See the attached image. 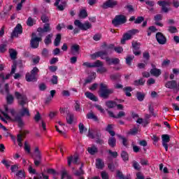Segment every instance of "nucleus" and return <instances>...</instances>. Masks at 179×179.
<instances>
[{
  "instance_id": "obj_2",
  "label": "nucleus",
  "mask_w": 179,
  "mask_h": 179,
  "mask_svg": "<svg viewBox=\"0 0 179 179\" xmlns=\"http://www.w3.org/2000/svg\"><path fill=\"white\" fill-rule=\"evenodd\" d=\"M38 73V69L34 67L31 73H27L26 74V80L27 82H36L37 80V74Z\"/></svg>"
},
{
  "instance_id": "obj_31",
  "label": "nucleus",
  "mask_w": 179,
  "mask_h": 179,
  "mask_svg": "<svg viewBox=\"0 0 179 179\" xmlns=\"http://www.w3.org/2000/svg\"><path fill=\"white\" fill-rule=\"evenodd\" d=\"M78 16L81 19H85V17H87V12L85 9H83L80 11Z\"/></svg>"
},
{
  "instance_id": "obj_38",
  "label": "nucleus",
  "mask_w": 179,
  "mask_h": 179,
  "mask_svg": "<svg viewBox=\"0 0 179 179\" xmlns=\"http://www.w3.org/2000/svg\"><path fill=\"white\" fill-rule=\"evenodd\" d=\"M93 68H100L103 66V62L100 60H96L95 62L92 63Z\"/></svg>"
},
{
  "instance_id": "obj_58",
  "label": "nucleus",
  "mask_w": 179,
  "mask_h": 179,
  "mask_svg": "<svg viewBox=\"0 0 179 179\" xmlns=\"http://www.w3.org/2000/svg\"><path fill=\"white\" fill-rule=\"evenodd\" d=\"M129 33L130 36H131V37H132L133 36H135V34H136V33H139V30L132 29V30L129 31Z\"/></svg>"
},
{
  "instance_id": "obj_7",
  "label": "nucleus",
  "mask_w": 179,
  "mask_h": 179,
  "mask_svg": "<svg viewBox=\"0 0 179 179\" xmlns=\"http://www.w3.org/2000/svg\"><path fill=\"white\" fill-rule=\"evenodd\" d=\"M112 53H113V50H111V47L106 48L103 51L98 52L99 57H100L101 59H106L108 54H112Z\"/></svg>"
},
{
  "instance_id": "obj_51",
  "label": "nucleus",
  "mask_w": 179,
  "mask_h": 179,
  "mask_svg": "<svg viewBox=\"0 0 179 179\" xmlns=\"http://www.w3.org/2000/svg\"><path fill=\"white\" fill-rule=\"evenodd\" d=\"M68 177H71L69 175H68V172L66 171H62V179L67 178Z\"/></svg>"
},
{
  "instance_id": "obj_23",
  "label": "nucleus",
  "mask_w": 179,
  "mask_h": 179,
  "mask_svg": "<svg viewBox=\"0 0 179 179\" xmlns=\"http://www.w3.org/2000/svg\"><path fill=\"white\" fill-rule=\"evenodd\" d=\"M54 36V35L52 34H50L48 36H46L45 38V44L46 45H48V44H51L52 41L51 38H52V37Z\"/></svg>"
},
{
  "instance_id": "obj_15",
  "label": "nucleus",
  "mask_w": 179,
  "mask_h": 179,
  "mask_svg": "<svg viewBox=\"0 0 179 179\" xmlns=\"http://www.w3.org/2000/svg\"><path fill=\"white\" fill-rule=\"evenodd\" d=\"M79 157L78 156H71L68 158V164L71 166V164H79Z\"/></svg>"
},
{
  "instance_id": "obj_12",
  "label": "nucleus",
  "mask_w": 179,
  "mask_h": 179,
  "mask_svg": "<svg viewBox=\"0 0 179 179\" xmlns=\"http://www.w3.org/2000/svg\"><path fill=\"white\" fill-rule=\"evenodd\" d=\"M41 41V38L35 37L32 38L31 40V47L32 48H37L38 47V44Z\"/></svg>"
},
{
  "instance_id": "obj_50",
  "label": "nucleus",
  "mask_w": 179,
  "mask_h": 179,
  "mask_svg": "<svg viewBox=\"0 0 179 179\" xmlns=\"http://www.w3.org/2000/svg\"><path fill=\"white\" fill-rule=\"evenodd\" d=\"M134 58V56H128L126 59V64H127V65H131V62Z\"/></svg>"
},
{
  "instance_id": "obj_41",
  "label": "nucleus",
  "mask_w": 179,
  "mask_h": 179,
  "mask_svg": "<svg viewBox=\"0 0 179 179\" xmlns=\"http://www.w3.org/2000/svg\"><path fill=\"white\" fill-rule=\"evenodd\" d=\"M136 97L138 101H143V99H145V94H142L141 92H137Z\"/></svg>"
},
{
  "instance_id": "obj_34",
  "label": "nucleus",
  "mask_w": 179,
  "mask_h": 179,
  "mask_svg": "<svg viewBox=\"0 0 179 179\" xmlns=\"http://www.w3.org/2000/svg\"><path fill=\"white\" fill-rule=\"evenodd\" d=\"M162 138V143H169V142H170V136H169L168 134H163Z\"/></svg>"
},
{
  "instance_id": "obj_3",
  "label": "nucleus",
  "mask_w": 179,
  "mask_h": 179,
  "mask_svg": "<svg viewBox=\"0 0 179 179\" xmlns=\"http://www.w3.org/2000/svg\"><path fill=\"white\" fill-rule=\"evenodd\" d=\"M74 24L76 26V27H78V29H80V30H89V29H92V24L89 22V21H86L85 23H82L80 20H76L74 21Z\"/></svg>"
},
{
  "instance_id": "obj_42",
  "label": "nucleus",
  "mask_w": 179,
  "mask_h": 179,
  "mask_svg": "<svg viewBox=\"0 0 179 179\" xmlns=\"http://www.w3.org/2000/svg\"><path fill=\"white\" fill-rule=\"evenodd\" d=\"M131 44L134 50H139L141 48V43L136 41H133Z\"/></svg>"
},
{
  "instance_id": "obj_11",
  "label": "nucleus",
  "mask_w": 179,
  "mask_h": 179,
  "mask_svg": "<svg viewBox=\"0 0 179 179\" xmlns=\"http://www.w3.org/2000/svg\"><path fill=\"white\" fill-rule=\"evenodd\" d=\"M65 124L62 123V122H59V126H55L56 130L59 134L63 135V136H66V132L64 131V127Z\"/></svg>"
},
{
  "instance_id": "obj_22",
  "label": "nucleus",
  "mask_w": 179,
  "mask_h": 179,
  "mask_svg": "<svg viewBox=\"0 0 179 179\" xmlns=\"http://www.w3.org/2000/svg\"><path fill=\"white\" fill-rule=\"evenodd\" d=\"M96 169H102L104 167V162L103 160L98 159L96 161Z\"/></svg>"
},
{
  "instance_id": "obj_20",
  "label": "nucleus",
  "mask_w": 179,
  "mask_h": 179,
  "mask_svg": "<svg viewBox=\"0 0 179 179\" xmlns=\"http://www.w3.org/2000/svg\"><path fill=\"white\" fill-rule=\"evenodd\" d=\"M108 143L110 148H115V145H117V140L114 137H110L108 139Z\"/></svg>"
},
{
  "instance_id": "obj_43",
  "label": "nucleus",
  "mask_w": 179,
  "mask_h": 179,
  "mask_svg": "<svg viewBox=\"0 0 179 179\" xmlns=\"http://www.w3.org/2000/svg\"><path fill=\"white\" fill-rule=\"evenodd\" d=\"M138 134V127H134L129 131V135H136Z\"/></svg>"
},
{
  "instance_id": "obj_52",
  "label": "nucleus",
  "mask_w": 179,
  "mask_h": 179,
  "mask_svg": "<svg viewBox=\"0 0 179 179\" xmlns=\"http://www.w3.org/2000/svg\"><path fill=\"white\" fill-rule=\"evenodd\" d=\"M62 95L64 97H69L71 96V92H69L68 90H63L62 92Z\"/></svg>"
},
{
  "instance_id": "obj_18",
  "label": "nucleus",
  "mask_w": 179,
  "mask_h": 179,
  "mask_svg": "<svg viewBox=\"0 0 179 179\" xmlns=\"http://www.w3.org/2000/svg\"><path fill=\"white\" fill-rule=\"evenodd\" d=\"M85 95L87 99H90V100H92V101H97V97H96L93 93L87 92L85 93Z\"/></svg>"
},
{
  "instance_id": "obj_35",
  "label": "nucleus",
  "mask_w": 179,
  "mask_h": 179,
  "mask_svg": "<svg viewBox=\"0 0 179 179\" xmlns=\"http://www.w3.org/2000/svg\"><path fill=\"white\" fill-rule=\"evenodd\" d=\"M34 153L36 157V159H38V160H40V159H41V152H40V150H38V147L35 148Z\"/></svg>"
},
{
  "instance_id": "obj_59",
  "label": "nucleus",
  "mask_w": 179,
  "mask_h": 179,
  "mask_svg": "<svg viewBox=\"0 0 179 179\" xmlns=\"http://www.w3.org/2000/svg\"><path fill=\"white\" fill-rule=\"evenodd\" d=\"M108 153L109 155H110V156H112V157H117V156H118V152H113L111 151V150H108Z\"/></svg>"
},
{
  "instance_id": "obj_30",
  "label": "nucleus",
  "mask_w": 179,
  "mask_h": 179,
  "mask_svg": "<svg viewBox=\"0 0 179 179\" xmlns=\"http://www.w3.org/2000/svg\"><path fill=\"white\" fill-rule=\"evenodd\" d=\"M121 157L124 162H128L129 159L128 152L125 151H122L121 153Z\"/></svg>"
},
{
  "instance_id": "obj_37",
  "label": "nucleus",
  "mask_w": 179,
  "mask_h": 179,
  "mask_svg": "<svg viewBox=\"0 0 179 179\" xmlns=\"http://www.w3.org/2000/svg\"><path fill=\"white\" fill-rule=\"evenodd\" d=\"M106 104L108 107V108H114V107H115V106H117V103L112 101H108L106 103Z\"/></svg>"
},
{
  "instance_id": "obj_44",
  "label": "nucleus",
  "mask_w": 179,
  "mask_h": 179,
  "mask_svg": "<svg viewBox=\"0 0 179 179\" xmlns=\"http://www.w3.org/2000/svg\"><path fill=\"white\" fill-rule=\"evenodd\" d=\"M144 20L143 17H137L134 23H136V24H141V23Z\"/></svg>"
},
{
  "instance_id": "obj_57",
  "label": "nucleus",
  "mask_w": 179,
  "mask_h": 179,
  "mask_svg": "<svg viewBox=\"0 0 179 179\" xmlns=\"http://www.w3.org/2000/svg\"><path fill=\"white\" fill-rule=\"evenodd\" d=\"M6 44H1L0 45V52H5L6 51Z\"/></svg>"
},
{
  "instance_id": "obj_32",
  "label": "nucleus",
  "mask_w": 179,
  "mask_h": 179,
  "mask_svg": "<svg viewBox=\"0 0 179 179\" xmlns=\"http://www.w3.org/2000/svg\"><path fill=\"white\" fill-rule=\"evenodd\" d=\"M17 179H24V171L20 170L15 174Z\"/></svg>"
},
{
  "instance_id": "obj_13",
  "label": "nucleus",
  "mask_w": 179,
  "mask_h": 179,
  "mask_svg": "<svg viewBox=\"0 0 179 179\" xmlns=\"http://www.w3.org/2000/svg\"><path fill=\"white\" fill-rule=\"evenodd\" d=\"M165 87L167 89H176L177 87V81L172 80L165 83Z\"/></svg>"
},
{
  "instance_id": "obj_56",
  "label": "nucleus",
  "mask_w": 179,
  "mask_h": 179,
  "mask_svg": "<svg viewBox=\"0 0 179 179\" xmlns=\"http://www.w3.org/2000/svg\"><path fill=\"white\" fill-rule=\"evenodd\" d=\"M10 73H8V74H7L6 76V77H5V74H3V73H1L0 74V78H1V79H3V80H5V79H9V78H10Z\"/></svg>"
},
{
  "instance_id": "obj_28",
  "label": "nucleus",
  "mask_w": 179,
  "mask_h": 179,
  "mask_svg": "<svg viewBox=\"0 0 179 179\" xmlns=\"http://www.w3.org/2000/svg\"><path fill=\"white\" fill-rule=\"evenodd\" d=\"M9 54L11 59H16V55H17V52L16 50L13 49H9Z\"/></svg>"
},
{
  "instance_id": "obj_40",
  "label": "nucleus",
  "mask_w": 179,
  "mask_h": 179,
  "mask_svg": "<svg viewBox=\"0 0 179 179\" xmlns=\"http://www.w3.org/2000/svg\"><path fill=\"white\" fill-rule=\"evenodd\" d=\"M117 136H118V138H119L120 139H122V145H123L124 146H128V140H127L125 137H124V136H121V135H117Z\"/></svg>"
},
{
  "instance_id": "obj_21",
  "label": "nucleus",
  "mask_w": 179,
  "mask_h": 179,
  "mask_svg": "<svg viewBox=\"0 0 179 179\" xmlns=\"http://www.w3.org/2000/svg\"><path fill=\"white\" fill-rule=\"evenodd\" d=\"M87 150H88V152L90 153V155H94V154L97 153L98 149L96 145H92V147H89L87 148Z\"/></svg>"
},
{
  "instance_id": "obj_47",
  "label": "nucleus",
  "mask_w": 179,
  "mask_h": 179,
  "mask_svg": "<svg viewBox=\"0 0 179 179\" xmlns=\"http://www.w3.org/2000/svg\"><path fill=\"white\" fill-rule=\"evenodd\" d=\"M168 31H169V33H177L178 31L176 27H169L168 28Z\"/></svg>"
},
{
  "instance_id": "obj_46",
  "label": "nucleus",
  "mask_w": 179,
  "mask_h": 179,
  "mask_svg": "<svg viewBox=\"0 0 179 179\" xmlns=\"http://www.w3.org/2000/svg\"><path fill=\"white\" fill-rule=\"evenodd\" d=\"M51 82L53 85H57L58 84V76H53Z\"/></svg>"
},
{
  "instance_id": "obj_29",
  "label": "nucleus",
  "mask_w": 179,
  "mask_h": 179,
  "mask_svg": "<svg viewBox=\"0 0 179 179\" xmlns=\"http://www.w3.org/2000/svg\"><path fill=\"white\" fill-rule=\"evenodd\" d=\"M59 43H61V35L60 34H58L54 41V45H55V47H58V45H59Z\"/></svg>"
},
{
  "instance_id": "obj_4",
  "label": "nucleus",
  "mask_w": 179,
  "mask_h": 179,
  "mask_svg": "<svg viewBox=\"0 0 179 179\" xmlns=\"http://www.w3.org/2000/svg\"><path fill=\"white\" fill-rule=\"evenodd\" d=\"M127 22V17L124 15H116L113 20L112 23L115 27H118L120 24H124Z\"/></svg>"
},
{
  "instance_id": "obj_36",
  "label": "nucleus",
  "mask_w": 179,
  "mask_h": 179,
  "mask_svg": "<svg viewBox=\"0 0 179 179\" xmlns=\"http://www.w3.org/2000/svg\"><path fill=\"white\" fill-rule=\"evenodd\" d=\"M80 134H83L84 132H86L87 131V129L85 127V125L83 124V123H80L78 125Z\"/></svg>"
},
{
  "instance_id": "obj_6",
  "label": "nucleus",
  "mask_w": 179,
  "mask_h": 179,
  "mask_svg": "<svg viewBox=\"0 0 179 179\" xmlns=\"http://www.w3.org/2000/svg\"><path fill=\"white\" fill-rule=\"evenodd\" d=\"M118 5V1L116 0H108L102 5L103 9H108V8H115Z\"/></svg>"
},
{
  "instance_id": "obj_5",
  "label": "nucleus",
  "mask_w": 179,
  "mask_h": 179,
  "mask_svg": "<svg viewBox=\"0 0 179 179\" xmlns=\"http://www.w3.org/2000/svg\"><path fill=\"white\" fill-rule=\"evenodd\" d=\"M22 33H23V28L22 27V24H17L16 27L14 28V30L11 34V37L13 38H17L19 37V35L22 34Z\"/></svg>"
},
{
  "instance_id": "obj_45",
  "label": "nucleus",
  "mask_w": 179,
  "mask_h": 179,
  "mask_svg": "<svg viewBox=\"0 0 179 179\" xmlns=\"http://www.w3.org/2000/svg\"><path fill=\"white\" fill-rule=\"evenodd\" d=\"M1 163H2L3 164H4V166H6V167L7 169H9V168L10 167V164H11L10 162L6 161V159H3V160L1 161Z\"/></svg>"
},
{
  "instance_id": "obj_25",
  "label": "nucleus",
  "mask_w": 179,
  "mask_h": 179,
  "mask_svg": "<svg viewBox=\"0 0 179 179\" xmlns=\"http://www.w3.org/2000/svg\"><path fill=\"white\" fill-rule=\"evenodd\" d=\"M123 90H124L126 96H127V97H131V96H132V94H131V92H132V87H126L123 88Z\"/></svg>"
},
{
  "instance_id": "obj_19",
  "label": "nucleus",
  "mask_w": 179,
  "mask_h": 179,
  "mask_svg": "<svg viewBox=\"0 0 179 179\" xmlns=\"http://www.w3.org/2000/svg\"><path fill=\"white\" fill-rule=\"evenodd\" d=\"M72 55H76V54H79V45H73L71 48Z\"/></svg>"
},
{
  "instance_id": "obj_33",
  "label": "nucleus",
  "mask_w": 179,
  "mask_h": 179,
  "mask_svg": "<svg viewBox=\"0 0 179 179\" xmlns=\"http://www.w3.org/2000/svg\"><path fill=\"white\" fill-rule=\"evenodd\" d=\"M73 118H74V116H73V114L72 113H69L67 115V117H66V121L69 124H72L73 122Z\"/></svg>"
},
{
  "instance_id": "obj_49",
  "label": "nucleus",
  "mask_w": 179,
  "mask_h": 179,
  "mask_svg": "<svg viewBox=\"0 0 179 179\" xmlns=\"http://www.w3.org/2000/svg\"><path fill=\"white\" fill-rule=\"evenodd\" d=\"M27 26H33L34 24V20L31 17H29L27 21Z\"/></svg>"
},
{
  "instance_id": "obj_55",
  "label": "nucleus",
  "mask_w": 179,
  "mask_h": 179,
  "mask_svg": "<svg viewBox=\"0 0 179 179\" xmlns=\"http://www.w3.org/2000/svg\"><path fill=\"white\" fill-rule=\"evenodd\" d=\"M83 66H85V68H93V63L84 62Z\"/></svg>"
},
{
  "instance_id": "obj_9",
  "label": "nucleus",
  "mask_w": 179,
  "mask_h": 179,
  "mask_svg": "<svg viewBox=\"0 0 179 179\" xmlns=\"http://www.w3.org/2000/svg\"><path fill=\"white\" fill-rule=\"evenodd\" d=\"M51 30H52L51 26L49 23H47L44 24L43 28H38L37 31H38V33H50Z\"/></svg>"
},
{
  "instance_id": "obj_64",
  "label": "nucleus",
  "mask_w": 179,
  "mask_h": 179,
  "mask_svg": "<svg viewBox=\"0 0 179 179\" xmlns=\"http://www.w3.org/2000/svg\"><path fill=\"white\" fill-rule=\"evenodd\" d=\"M7 103H10L12 101H13V96L12 95H8L7 96Z\"/></svg>"
},
{
  "instance_id": "obj_16",
  "label": "nucleus",
  "mask_w": 179,
  "mask_h": 179,
  "mask_svg": "<svg viewBox=\"0 0 179 179\" xmlns=\"http://www.w3.org/2000/svg\"><path fill=\"white\" fill-rule=\"evenodd\" d=\"M158 5L159 6H162V10L163 12L167 13L169 12V8L168 6L170 5V2L169 1H158Z\"/></svg>"
},
{
  "instance_id": "obj_60",
  "label": "nucleus",
  "mask_w": 179,
  "mask_h": 179,
  "mask_svg": "<svg viewBox=\"0 0 179 179\" xmlns=\"http://www.w3.org/2000/svg\"><path fill=\"white\" fill-rule=\"evenodd\" d=\"M93 38L94 41H99L101 38V35L99 34H96L94 36Z\"/></svg>"
},
{
  "instance_id": "obj_39",
  "label": "nucleus",
  "mask_w": 179,
  "mask_h": 179,
  "mask_svg": "<svg viewBox=\"0 0 179 179\" xmlns=\"http://www.w3.org/2000/svg\"><path fill=\"white\" fill-rule=\"evenodd\" d=\"M87 118L88 120H94V121H97V117L94 115V113H90L87 115Z\"/></svg>"
},
{
  "instance_id": "obj_26",
  "label": "nucleus",
  "mask_w": 179,
  "mask_h": 179,
  "mask_svg": "<svg viewBox=\"0 0 179 179\" xmlns=\"http://www.w3.org/2000/svg\"><path fill=\"white\" fill-rule=\"evenodd\" d=\"M23 135L22 134H17V142L18 143V146L22 148L23 146V143H22V141H23Z\"/></svg>"
},
{
  "instance_id": "obj_24",
  "label": "nucleus",
  "mask_w": 179,
  "mask_h": 179,
  "mask_svg": "<svg viewBox=\"0 0 179 179\" xmlns=\"http://www.w3.org/2000/svg\"><path fill=\"white\" fill-rule=\"evenodd\" d=\"M96 79V73H92L85 80V83H92Z\"/></svg>"
},
{
  "instance_id": "obj_17",
  "label": "nucleus",
  "mask_w": 179,
  "mask_h": 179,
  "mask_svg": "<svg viewBox=\"0 0 179 179\" xmlns=\"http://www.w3.org/2000/svg\"><path fill=\"white\" fill-rule=\"evenodd\" d=\"M150 72L152 76H155L156 78H159L162 75V70L157 68H153Z\"/></svg>"
},
{
  "instance_id": "obj_54",
  "label": "nucleus",
  "mask_w": 179,
  "mask_h": 179,
  "mask_svg": "<svg viewBox=\"0 0 179 179\" xmlns=\"http://www.w3.org/2000/svg\"><path fill=\"white\" fill-rule=\"evenodd\" d=\"M122 117H125V112L120 111L115 118H122Z\"/></svg>"
},
{
  "instance_id": "obj_8",
  "label": "nucleus",
  "mask_w": 179,
  "mask_h": 179,
  "mask_svg": "<svg viewBox=\"0 0 179 179\" xmlns=\"http://www.w3.org/2000/svg\"><path fill=\"white\" fill-rule=\"evenodd\" d=\"M156 39L159 44L164 45L167 42V39L161 32L157 33Z\"/></svg>"
},
{
  "instance_id": "obj_61",
  "label": "nucleus",
  "mask_w": 179,
  "mask_h": 179,
  "mask_svg": "<svg viewBox=\"0 0 179 179\" xmlns=\"http://www.w3.org/2000/svg\"><path fill=\"white\" fill-rule=\"evenodd\" d=\"M143 58H144V59H146L148 61L149 58H150V55H149V52H145L143 54Z\"/></svg>"
},
{
  "instance_id": "obj_48",
  "label": "nucleus",
  "mask_w": 179,
  "mask_h": 179,
  "mask_svg": "<svg viewBox=\"0 0 179 179\" xmlns=\"http://www.w3.org/2000/svg\"><path fill=\"white\" fill-rule=\"evenodd\" d=\"M133 167L135 169V170H141V165L136 161L133 162Z\"/></svg>"
},
{
  "instance_id": "obj_27",
  "label": "nucleus",
  "mask_w": 179,
  "mask_h": 179,
  "mask_svg": "<svg viewBox=\"0 0 179 179\" xmlns=\"http://www.w3.org/2000/svg\"><path fill=\"white\" fill-rule=\"evenodd\" d=\"M107 132H109L111 136H114L115 135V132L113 131V124H108L106 129Z\"/></svg>"
},
{
  "instance_id": "obj_1",
  "label": "nucleus",
  "mask_w": 179,
  "mask_h": 179,
  "mask_svg": "<svg viewBox=\"0 0 179 179\" xmlns=\"http://www.w3.org/2000/svg\"><path fill=\"white\" fill-rule=\"evenodd\" d=\"M113 93L114 90L108 88L107 84H100L99 96L101 97H103V99H108V96H110V94H113Z\"/></svg>"
},
{
  "instance_id": "obj_63",
  "label": "nucleus",
  "mask_w": 179,
  "mask_h": 179,
  "mask_svg": "<svg viewBox=\"0 0 179 179\" xmlns=\"http://www.w3.org/2000/svg\"><path fill=\"white\" fill-rule=\"evenodd\" d=\"M156 83V80H155L154 78H150L148 81H147V84L150 85H155V83Z\"/></svg>"
},
{
  "instance_id": "obj_10",
  "label": "nucleus",
  "mask_w": 179,
  "mask_h": 179,
  "mask_svg": "<svg viewBox=\"0 0 179 179\" xmlns=\"http://www.w3.org/2000/svg\"><path fill=\"white\" fill-rule=\"evenodd\" d=\"M66 2L64 0H55V6H57L59 10H64L65 9Z\"/></svg>"
},
{
  "instance_id": "obj_62",
  "label": "nucleus",
  "mask_w": 179,
  "mask_h": 179,
  "mask_svg": "<svg viewBox=\"0 0 179 179\" xmlns=\"http://www.w3.org/2000/svg\"><path fill=\"white\" fill-rule=\"evenodd\" d=\"M115 51L117 52V54H121L122 51H124V49H122V47H116L114 48Z\"/></svg>"
},
{
  "instance_id": "obj_53",
  "label": "nucleus",
  "mask_w": 179,
  "mask_h": 179,
  "mask_svg": "<svg viewBox=\"0 0 179 179\" xmlns=\"http://www.w3.org/2000/svg\"><path fill=\"white\" fill-rule=\"evenodd\" d=\"M101 177L102 179H108V173L106 171H102L101 173Z\"/></svg>"
},
{
  "instance_id": "obj_14",
  "label": "nucleus",
  "mask_w": 179,
  "mask_h": 179,
  "mask_svg": "<svg viewBox=\"0 0 179 179\" xmlns=\"http://www.w3.org/2000/svg\"><path fill=\"white\" fill-rule=\"evenodd\" d=\"M87 136L91 139H96L97 138H100V134L97 133L96 130L89 129Z\"/></svg>"
}]
</instances>
